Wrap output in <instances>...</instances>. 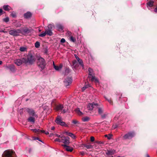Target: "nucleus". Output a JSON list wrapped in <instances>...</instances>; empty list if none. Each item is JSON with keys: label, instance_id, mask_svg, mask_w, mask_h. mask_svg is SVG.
Segmentation results:
<instances>
[{"label": "nucleus", "instance_id": "34", "mask_svg": "<svg viewBox=\"0 0 157 157\" xmlns=\"http://www.w3.org/2000/svg\"><path fill=\"white\" fill-rule=\"evenodd\" d=\"M82 145L84 147H86L87 149L91 148L92 147V146L91 145H86L85 144H83Z\"/></svg>", "mask_w": 157, "mask_h": 157}, {"label": "nucleus", "instance_id": "58", "mask_svg": "<svg viewBox=\"0 0 157 157\" xmlns=\"http://www.w3.org/2000/svg\"><path fill=\"white\" fill-rule=\"evenodd\" d=\"M55 129V127H51V129L52 130H54Z\"/></svg>", "mask_w": 157, "mask_h": 157}, {"label": "nucleus", "instance_id": "32", "mask_svg": "<svg viewBox=\"0 0 157 157\" xmlns=\"http://www.w3.org/2000/svg\"><path fill=\"white\" fill-rule=\"evenodd\" d=\"M90 119L89 117H86L82 118V120L84 122L88 121Z\"/></svg>", "mask_w": 157, "mask_h": 157}, {"label": "nucleus", "instance_id": "17", "mask_svg": "<svg viewBox=\"0 0 157 157\" xmlns=\"http://www.w3.org/2000/svg\"><path fill=\"white\" fill-rule=\"evenodd\" d=\"M53 66L54 69L57 71H59L63 67V65L62 64H60L59 66H56L54 62H53Z\"/></svg>", "mask_w": 157, "mask_h": 157}, {"label": "nucleus", "instance_id": "62", "mask_svg": "<svg viewBox=\"0 0 157 157\" xmlns=\"http://www.w3.org/2000/svg\"><path fill=\"white\" fill-rule=\"evenodd\" d=\"M80 153L82 155H84V152H81Z\"/></svg>", "mask_w": 157, "mask_h": 157}, {"label": "nucleus", "instance_id": "41", "mask_svg": "<svg viewBox=\"0 0 157 157\" xmlns=\"http://www.w3.org/2000/svg\"><path fill=\"white\" fill-rule=\"evenodd\" d=\"M106 99L111 104L113 105V101L111 99V98L109 99H108L107 98H106Z\"/></svg>", "mask_w": 157, "mask_h": 157}, {"label": "nucleus", "instance_id": "33", "mask_svg": "<svg viewBox=\"0 0 157 157\" xmlns=\"http://www.w3.org/2000/svg\"><path fill=\"white\" fill-rule=\"evenodd\" d=\"M9 8L10 7L8 5H4L3 6V9L6 11H9L10 10Z\"/></svg>", "mask_w": 157, "mask_h": 157}, {"label": "nucleus", "instance_id": "21", "mask_svg": "<svg viewBox=\"0 0 157 157\" xmlns=\"http://www.w3.org/2000/svg\"><path fill=\"white\" fill-rule=\"evenodd\" d=\"M63 107V105L59 104L56 106L55 109L57 111L62 110Z\"/></svg>", "mask_w": 157, "mask_h": 157}, {"label": "nucleus", "instance_id": "2", "mask_svg": "<svg viewBox=\"0 0 157 157\" xmlns=\"http://www.w3.org/2000/svg\"><path fill=\"white\" fill-rule=\"evenodd\" d=\"M37 64L38 66L41 68V71L45 68L46 65L44 59L41 57L40 58L38 59Z\"/></svg>", "mask_w": 157, "mask_h": 157}, {"label": "nucleus", "instance_id": "61", "mask_svg": "<svg viewBox=\"0 0 157 157\" xmlns=\"http://www.w3.org/2000/svg\"><path fill=\"white\" fill-rule=\"evenodd\" d=\"M32 150V149H31V148H30L29 149V153H30V152H31V151Z\"/></svg>", "mask_w": 157, "mask_h": 157}, {"label": "nucleus", "instance_id": "8", "mask_svg": "<svg viewBox=\"0 0 157 157\" xmlns=\"http://www.w3.org/2000/svg\"><path fill=\"white\" fill-rule=\"evenodd\" d=\"M72 79L70 77H67L64 81V86H69L72 82Z\"/></svg>", "mask_w": 157, "mask_h": 157}, {"label": "nucleus", "instance_id": "49", "mask_svg": "<svg viewBox=\"0 0 157 157\" xmlns=\"http://www.w3.org/2000/svg\"><path fill=\"white\" fill-rule=\"evenodd\" d=\"M65 40L64 38H62L60 40V42L62 43H64L65 42Z\"/></svg>", "mask_w": 157, "mask_h": 157}, {"label": "nucleus", "instance_id": "36", "mask_svg": "<svg viewBox=\"0 0 157 157\" xmlns=\"http://www.w3.org/2000/svg\"><path fill=\"white\" fill-rule=\"evenodd\" d=\"M35 46L36 48H39L40 46V43L38 41H36L35 43Z\"/></svg>", "mask_w": 157, "mask_h": 157}, {"label": "nucleus", "instance_id": "20", "mask_svg": "<svg viewBox=\"0 0 157 157\" xmlns=\"http://www.w3.org/2000/svg\"><path fill=\"white\" fill-rule=\"evenodd\" d=\"M63 133L66 134V135L70 136L72 139H75V135L72 133L68 132H65Z\"/></svg>", "mask_w": 157, "mask_h": 157}, {"label": "nucleus", "instance_id": "60", "mask_svg": "<svg viewBox=\"0 0 157 157\" xmlns=\"http://www.w3.org/2000/svg\"><path fill=\"white\" fill-rule=\"evenodd\" d=\"M108 139H109V140L111 139V136H108Z\"/></svg>", "mask_w": 157, "mask_h": 157}, {"label": "nucleus", "instance_id": "30", "mask_svg": "<svg viewBox=\"0 0 157 157\" xmlns=\"http://www.w3.org/2000/svg\"><path fill=\"white\" fill-rule=\"evenodd\" d=\"M31 130L32 131L36 133L37 134H39L41 133V130L39 129H31Z\"/></svg>", "mask_w": 157, "mask_h": 157}, {"label": "nucleus", "instance_id": "3", "mask_svg": "<svg viewBox=\"0 0 157 157\" xmlns=\"http://www.w3.org/2000/svg\"><path fill=\"white\" fill-rule=\"evenodd\" d=\"M28 63L30 64H32L35 62L36 58L35 56L32 55L31 53H29L27 56Z\"/></svg>", "mask_w": 157, "mask_h": 157}, {"label": "nucleus", "instance_id": "18", "mask_svg": "<svg viewBox=\"0 0 157 157\" xmlns=\"http://www.w3.org/2000/svg\"><path fill=\"white\" fill-rule=\"evenodd\" d=\"M32 14L29 12H28L24 14V17L25 18L29 19L31 17Z\"/></svg>", "mask_w": 157, "mask_h": 157}, {"label": "nucleus", "instance_id": "23", "mask_svg": "<svg viewBox=\"0 0 157 157\" xmlns=\"http://www.w3.org/2000/svg\"><path fill=\"white\" fill-rule=\"evenodd\" d=\"M14 63L18 66H20L22 64V62L20 59H17L14 60Z\"/></svg>", "mask_w": 157, "mask_h": 157}, {"label": "nucleus", "instance_id": "39", "mask_svg": "<svg viewBox=\"0 0 157 157\" xmlns=\"http://www.w3.org/2000/svg\"><path fill=\"white\" fill-rule=\"evenodd\" d=\"M70 40L71 41L73 42H75L76 41V39L75 38L73 37L72 36H71L70 37Z\"/></svg>", "mask_w": 157, "mask_h": 157}, {"label": "nucleus", "instance_id": "42", "mask_svg": "<svg viewBox=\"0 0 157 157\" xmlns=\"http://www.w3.org/2000/svg\"><path fill=\"white\" fill-rule=\"evenodd\" d=\"M72 123L74 124H76L79 123V122L78 121L75 120H73L72 121Z\"/></svg>", "mask_w": 157, "mask_h": 157}, {"label": "nucleus", "instance_id": "46", "mask_svg": "<svg viewBox=\"0 0 157 157\" xmlns=\"http://www.w3.org/2000/svg\"><path fill=\"white\" fill-rule=\"evenodd\" d=\"M59 124L62 126H64L65 125V123L64 122L62 121Z\"/></svg>", "mask_w": 157, "mask_h": 157}, {"label": "nucleus", "instance_id": "6", "mask_svg": "<svg viewBox=\"0 0 157 157\" xmlns=\"http://www.w3.org/2000/svg\"><path fill=\"white\" fill-rule=\"evenodd\" d=\"M21 33V31L20 29L17 30L13 29L9 31V34L12 35L17 36L19 33Z\"/></svg>", "mask_w": 157, "mask_h": 157}, {"label": "nucleus", "instance_id": "13", "mask_svg": "<svg viewBox=\"0 0 157 157\" xmlns=\"http://www.w3.org/2000/svg\"><path fill=\"white\" fill-rule=\"evenodd\" d=\"M62 145L67 151L72 152L73 150V148L72 147L68 146L67 145L62 144Z\"/></svg>", "mask_w": 157, "mask_h": 157}, {"label": "nucleus", "instance_id": "4", "mask_svg": "<svg viewBox=\"0 0 157 157\" xmlns=\"http://www.w3.org/2000/svg\"><path fill=\"white\" fill-rule=\"evenodd\" d=\"M135 136V133L134 131L128 132L123 136V138L124 139H131Z\"/></svg>", "mask_w": 157, "mask_h": 157}, {"label": "nucleus", "instance_id": "48", "mask_svg": "<svg viewBox=\"0 0 157 157\" xmlns=\"http://www.w3.org/2000/svg\"><path fill=\"white\" fill-rule=\"evenodd\" d=\"M55 142L58 141L59 142H61V139H59V138H56L55 140Z\"/></svg>", "mask_w": 157, "mask_h": 157}, {"label": "nucleus", "instance_id": "59", "mask_svg": "<svg viewBox=\"0 0 157 157\" xmlns=\"http://www.w3.org/2000/svg\"><path fill=\"white\" fill-rule=\"evenodd\" d=\"M62 112L63 113H65L66 112V110L65 109H63L62 111Z\"/></svg>", "mask_w": 157, "mask_h": 157}, {"label": "nucleus", "instance_id": "43", "mask_svg": "<svg viewBox=\"0 0 157 157\" xmlns=\"http://www.w3.org/2000/svg\"><path fill=\"white\" fill-rule=\"evenodd\" d=\"M10 15L11 16L13 17H16V13L13 12L10 14Z\"/></svg>", "mask_w": 157, "mask_h": 157}, {"label": "nucleus", "instance_id": "44", "mask_svg": "<svg viewBox=\"0 0 157 157\" xmlns=\"http://www.w3.org/2000/svg\"><path fill=\"white\" fill-rule=\"evenodd\" d=\"M55 135L56 137H58L61 138L63 137V136L62 135H59L58 134H56Z\"/></svg>", "mask_w": 157, "mask_h": 157}, {"label": "nucleus", "instance_id": "12", "mask_svg": "<svg viewBox=\"0 0 157 157\" xmlns=\"http://www.w3.org/2000/svg\"><path fill=\"white\" fill-rule=\"evenodd\" d=\"M98 103H93L90 104L88 105V108L90 110H92L93 108H95L96 107L98 106Z\"/></svg>", "mask_w": 157, "mask_h": 157}, {"label": "nucleus", "instance_id": "35", "mask_svg": "<svg viewBox=\"0 0 157 157\" xmlns=\"http://www.w3.org/2000/svg\"><path fill=\"white\" fill-rule=\"evenodd\" d=\"M54 27V26L52 24H49L48 26V28L46 29L52 31L53 28Z\"/></svg>", "mask_w": 157, "mask_h": 157}, {"label": "nucleus", "instance_id": "26", "mask_svg": "<svg viewBox=\"0 0 157 157\" xmlns=\"http://www.w3.org/2000/svg\"><path fill=\"white\" fill-rule=\"evenodd\" d=\"M21 59V62H22V64H26L28 63L27 59L26 58L23 57L22 58L20 59Z\"/></svg>", "mask_w": 157, "mask_h": 157}, {"label": "nucleus", "instance_id": "9", "mask_svg": "<svg viewBox=\"0 0 157 157\" xmlns=\"http://www.w3.org/2000/svg\"><path fill=\"white\" fill-rule=\"evenodd\" d=\"M20 29L21 32V33H24L26 34L30 33L33 30L32 29H29L26 27H25L24 28Z\"/></svg>", "mask_w": 157, "mask_h": 157}, {"label": "nucleus", "instance_id": "55", "mask_svg": "<svg viewBox=\"0 0 157 157\" xmlns=\"http://www.w3.org/2000/svg\"><path fill=\"white\" fill-rule=\"evenodd\" d=\"M43 108L44 109V110L47 109H48V106H43Z\"/></svg>", "mask_w": 157, "mask_h": 157}, {"label": "nucleus", "instance_id": "11", "mask_svg": "<svg viewBox=\"0 0 157 157\" xmlns=\"http://www.w3.org/2000/svg\"><path fill=\"white\" fill-rule=\"evenodd\" d=\"M70 138L68 136H63L61 139V142L63 143L64 144H69L70 143L69 139Z\"/></svg>", "mask_w": 157, "mask_h": 157}, {"label": "nucleus", "instance_id": "50", "mask_svg": "<svg viewBox=\"0 0 157 157\" xmlns=\"http://www.w3.org/2000/svg\"><path fill=\"white\" fill-rule=\"evenodd\" d=\"M33 140H39V141L42 142V141L39 139V138L38 137H33Z\"/></svg>", "mask_w": 157, "mask_h": 157}, {"label": "nucleus", "instance_id": "28", "mask_svg": "<svg viewBox=\"0 0 157 157\" xmlns=\"http://www.w3.org/2000/svg\"><path fill=\"white\" fill-rule=\"evenodd\" d=\"M76 113L79 116H81L83 113L80 110L79 108H77L75 110Z\"/></svg>", "mask_w": 157, "mask_h": 157}, {"label": "nucleus", "instance_id": "52", "mask_svg": "<svg viewBox=\"0 0 157 157\" xmlns=\"http://www.w3.org/2000/svg\"><path fill=\"white\" fill-rule=\"evenodd\" d=\"M84 86L85 87L86 89L88 88L89 87H90V86L89 84H88L87 85H85Z\"/></svg>", "mask_w": 157, "mask_h": 157}, {"label": "nucleus", "instance_id": "15", "mask_svg": "<svg viewBox=\"0 0 157 157\" xmlns=\"http://www.w3.org/2000/svg\"><path fill=\"white\" fill-rule=\"evenodd\" d=\"M75 58L76 59L78 62L79 63V64L81 66L83 67V64L82 60L80 59L76 55H75Z\"/></svg>", "mask_w": 157, "mask_h": 157}, {"label": "nucleus", "instance_id": "54", "mask_svg": "<svg viewBox=\"0 0 157 157\" xmlns=\"http://www.w3.org/2000/svg\"><path fill=\"white\" fill-rule=\"evenodd\" d=\"M2 9H0V16L2 14Z\"/></svg>", "mask_w": 157, "mask_h": 157}, {"label": "nucleus", "instance_id": "38", "mask_svg": "<svg viewBox=\"0 0 157 157\" xmlns=\"http://www.w3.org/2000/svg\"><path fill=\"white\" fill-rule=\"evenodd\" d=\"M26 48L25 47H22L20 48L19 50L21 52H24L26 50Z\"/></svg>", "mask_w": 157, "mask_h": 157}, {"label": "nucleus", "instance_id": "57", "mask_svg": "<svg viewBox=\"0 0 157 157\" xmlns=\"http://www.w3.org/2000/svg\"><path fill=\"white\" fill-rule=\"evenodd\" d=\"M154 11L155 12L157 13V6L155 9Z\"/></svg>", "mask_w": 157, "mask_h": 157}, {"label": "nucleus", "instance_id": "24", "mask_svg": "<svg viewBox=\"0 0 157 157\" xmlns=\"http://www.w3.org/2000/svg\"><path fill=\"white\" fill-rule=\"evenodd\" d=\"M33 116H30L28 119V121L30 122L34 123L35 121V119Z\"/></svg>", "mask_w": 157, "mask_h": 157}, {"label": "nucleus", "instance_id": "22", "mask_svg": "<svg viewBox=\"0 0 157 157\" xmlns=\"http://www.w3.org/2000/svg\"><path fill=\"white\" fill-rule=\"evenodd\" d=\"M154 3V2L153 1H148V2L147 3V7H152L153 6V4Z\"/></svg>", "mask_w": 157, "mask_h": 157}, {"label": "nucleus", "instance_id": "10", "mask_svg": "<svg viewBox=\"0 0 157 157\" xmlns=\"http://www.w3.org/2000/svg\"><path fill=\"white\" fill-rule=\"evenodd\" d=\"M88 71L89 72V74L88 78L90 80L92 78L94 77L95 74L93 69L90 67L88 68Z\"/></svg>", "mask_w": 157, "mask_h": 157}, {"label": "nucleus", "instance_id": "37", "mask_svg": "<svg viewBox=\"0 0 157 157\" xmlns=\"http://www.w3.org/2000/svg\"><path fill=\"white\" fill-rule=\"evenodd\" d=\"M71 71V70L69 68H67L65 70V75H68Z\"/></svg>", "mask_w": 157, "mask_h": 157}, {"label": "nucleus", "instance_id": "5", "mask_svg": "<svg viewBox=\"0 0 157 157\" xmlns=\"http://www.w3.org/2000/svg\"><path fill=\"white\" fill-rule=\"evenodd\" d=\"M47 34L49 36H51L53 35V33L52 31L46 29L44 32H42L39 35V36L40 37H44Z\"/></svg>", "mask_w": 157, "mask_h": 157}, {"label": "nucleus", "instance_id": "53", "mask_svg": "<svg viewBox=\"0 0 157 157\" xmlns=\"http://www.w3.org/2000/svg\"><path fill=\"white\" fill-rule=\"evenodd\" d=\"M44 53L46 54H48V50L47 49H45L44 50Z\"/></svg>", "mask_w": 157, "mask_h": 157}, {"label": "nucleus", "instance_id": "47", "mask_svg": "<svg viewBox=\"0 0 157 157\" xmlns=\"http://www.w3.org/2000/svg\"><path fill=\"white\" fill-rule=\"evenodd\" d=\"M94 138L93 136H91L90 137V141L91 142H94Z\"/></svg>", "mask_w": 157, "mask_h": 157}, {"label": "nucleus", "instance_id": "19", "mask_svg": "<svg viewBox=\"0 0 157 157\" xmlns=\"http://www.w3.org/2000/svg\"><path fill=\"white\" fill-rule=\"evenodd\" d=\"M72 66L73 68L75 69H76L79 66V64L76 60H74L72 61Z\"/></svg>", "mask_w": 157, "mask_h": 157}, {"label": "nucleus", "instance_id": "51", "mask_svg": "<svg viewBox=\"0 0 157 157\" xmlns=\"http://www.w3.org/2000/svg\"><path fill=\"white\" fill-rule=\"evenodd\" d=\"M71 33L70 31H68L67 33V34L69 36L71 35Z\"/></svg>", "mask_w": 157, "mask_h": 157}, {"label": "nucleus", "instance_id": "29", "mask_svg": "<svg viewBox=\"0 0 157 157\" xmlns=\"http://www.w3.org/2000/svg\"><path fill=\"white\" fill-rule=\"evenodd\" d=\"M89 80H91L92 82L95 81L96 83H98L99 82L98 79L95 77V76L94 77L92 78Z\"/></svg>", "mask_w": 157, "mask_h": 157}, {"label": "nucleus", "instance_id": "16", "mask_svg": "<svg viewBox=\"0 0 157 157\" xmlns=\"http://www.w3.org/2000/svg\"><path fill=\"white\" fill-rule=\"evenodd\" d=\"M6 68L9 69L10 71L12 72H14L15 71V68L14 65L13 64H11L6 66Z\"/></svg>", "mask_w": 157, "mask_h": 157}, {"label": "nucleus", "instance_id": "14", "mask_svg": "<svg viewBox=\"0 0 157 157\" xmlns=\"http://www.w3.org/2000/svg\"><path fill=\"white\" fill-rule=\"evenodd\" d=\"M115 150L114 149L107 150L106 151L105 154L107 155H114L115 153Z\"/></svg>", "mask_w": 157, "mask_h": 157}, {"label": "nucleus", "instance_id": "64", "mask_svg": "<svg viewBox=\"0 0 157 157\" xmlns=\"http://www.w3.org/2000/svg\"><path fill=\"white\" fill-rule=\"evenodd\" d=\"M146 157H150L148 154H147L146 155Z\"/></svg>", "mask_w": 157, "mask_h": 157}, {"label": "nucleus", "instance_id": "27", "mask_svg": "<svg viewBox=\"0 0 157 157\" xmlns=\"http://www.w3.org/2000/svg\"><path fill=\"white\" fill-rule=\"evenodd\" d=\"M96 108H98V111L99 114L100 115L102 114L104 111L103 109L102 108L99 107L98 106Z\"/></svg>", "mask_w": 157, "mask_h": 157}, {"label": "nucleus", "instance_id": "25", "mask_svg": "<svg viewBox=\"0 0 157 157\" xmlns=\"http://www.w3.org/2000/svg\"><path fill=\"white\" fill-rule=\"evenodd\" d=\"M56 27L58 30L59 31H61L63 30V26L60 24H57L56 25Z\"/></svg>", "mask_w": 157, "mask_h": 157}, {"label": "nucleus", "instance_id": "7", "mask_svg": "<svg viewBox=\"0 0 157 157\" xmlns=\"http://www.w3.org/2000/svg\"><path fill=\"white\" fill-rule=\"evenodd\" d=\"M26 110L30 116L37 117L35 111L33 109L28 108L26 109Z\"/></svg>", "mask_w": 157, "mask_h": 157}, {"label": "nucleus", "instance_id": "40", "mask_svg": "<svg viewBox=\"0 0 157 157\" xmlns=\"http://www.w3.org/2000/svg\"><path fill=\"white\" fill-rule=\"evenodd\" d=\"M3 21L6 22H7L9 21V18L8 17H6L3 18Z\"/></svg>", "mask_w": 157, "mask_h": 157}, {"label": "nucleus", "instance_id": "1", "mask_svg": "<svg viewBox=\"0 0 157 157\" xmlns=\"http://www.w3.org/2000/svg\"><path fill=\"white\" fill-rule=\"evenodd\" d=\"M2 157H17L15 152L10 150H6L4 151Z\"/></svg>", "mask_w": 157, "mask_h": 157}, {"label": "nucleus", "instance_id": "45", "mask_svg": "<svg viewBox=\"0 0 157 157\" xmlns=\"http://www.w3.org/2000/svg\"><path fill=\"white\" fill-rule=\"evenodd\" d=\"M101 118H104L106 116V114H101Z\"/></svg>", "mask_w": 157, "mask_h": 157}, {"label": "nucleus", "instance_id": "31", "mask_svg": "<svg viewBox=\"0 0 157 157\" xmlns=\"http://www.w3.org/2000/svg\"><path fill=\"white\" fill-rule=\"evenodd\" d=\"M62 121L60 118L59 117H57L55 120L56 122L58 124H59Z\"/></svg>", "mask_w": 157, "mask_h": 157}, {"label": "nucleus", "instance_id": "56", "mask_svg": "<svg viewBox=\"0 0 157 157\" xmlns=\"http://www.w3.org/2000/svg\"><path fill=\"white\" fill-rule=\"evenodd\" d=\"M86 89V88H85V87L84 86V87H83L82 88V91H84L85 89Z\"/></svg>", "mask_w": 157, "mask_h": 157}, {"label": "nucleus", "instance_id": "63", "mask_svg": "<svg viewBox=\"0 0 157 157\" xmlns=\"http://www.w3.org/2000/svg\"><path fill=\"white\" fill-rule=\"evenodd\" d=\"M45 134L46 135L48 134H49V133L48 132H45Z\"/></svg>", "mask_w": 157, "mask_h": 157}]
</instances>
